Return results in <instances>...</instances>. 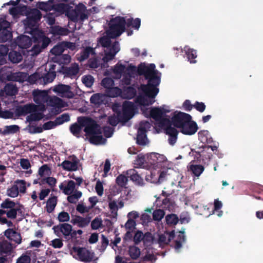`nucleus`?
Returning <instances> with one entry per match:
<instances>
[{
	"label": "nucleus",
	"mask_w": 263,
	"mask_h": 263,
	"mask_svg": "<svg viewBox=\"0 0 263 263\" xmlns=\"http://www.w3.org/2000/svg\"><path fill=\"white\" fill-rule=\"evenodd\" d=\"M139 76H143L147 81L146 84H141L140 89L144 95L151 99H154L159 91L158 86L161 81L160 76H158V70L156 69L154 64L146 65L141 63L137 67Z\"/></svg>",
	"instance_id": "nucleus-1"
},
{
	"label": "nucleus",
	"mask_w": 263,
	"mask_h": 263,
	"mask_svg": "<svg viewBox=\"0 0 263 263\" xmlns=\"http://www.w3.org/2000/svg\"><path fill=\"white\" fill-rule=\"evenodd\" d=\"M126 23L124 17L118 16L111 18L108 24L107 34L112 39L119 37L125 32Z\"/></svg>",
	"instance_id": "nucleus-2"
},
{
	"label": "nucleus",
	"mask_w": 263,
	"mask_h": 263,
	"mask_svg": "<svg viewBox=\"0 0 263 263\" xmlns=\"http://www.w3.org/2000/svg\"><path fill=\"white\" fill-rule=\"evenodd\" d=\"M78 122L84 127V131L87 136L91 135H100L102 130L99 124L93 119L89 117H79Z\"/></svg>",
	"instance_id": "nucleus-3"
},
{
	"label": "nucleus",
	"mask_w": 263,
	"mask_h": 263,
	"mask_svg": "<svg viewBox=\"0 0 263 263\" xmlns=\"http://www.w3.org/2000/svg\"><path fill=\"white\" fill-rule=\"evenodd\" d=\"M22 9L26 10V18L24 20V24L25 26L32 28L34 27L42 18V13L36 8H31L26 6H24Z\"/></svg>",
	"instance_id": "nucleus-4"
},
{
	"label": "nucleus",
	"mask_w": 263,
	"mask_h": 263,
	"mask_svg": "<svg viewBox=\"0 0 263 263\" xmlns=\"http://www.w3.org/2000/svg\"><path fill=\"white\" fill-rule=\"evenodd\" d=\"M191 119L192 116L190 114L179 111L172 117L171 122L174 127L181 129Z\"/></svg>",
	"instance_id": "nucleus-5"
},
{
	"label": "nucleus",
	"mask_w": 263,
	"mask_h": 263,
	"mask_svg": "<svg viewBox=\"0 0 263 263\" xmlns=\"http://www.w3.org/2000/svg\"><path fill=\"white\" fill-rule=\"evenodd\" d=\"M51 42L50 39L45 35H40L35 39V44L31 49L33 55L39 54L43 49L46 48Z\"/></svg>",
	"instance_id": "nucleus-6"
},
{
	"label": "nucleus",
	"mask_w": 263,
	"mask_h": 263,
	"mask_svg": "<svg viewBox=\"0 0 263 263\" xmlns=\"http://www.w3.org/2000/svg\"><path fill=\"white\" fill-rule=\"evenodd\" d=\"M86 7L82 3H79L76 6L73 11H72L69 15H70V20L73 22H77L79 17L80 20L84 21L88 18V15L85 13Z\"/></svg>",
	"instance_id": "nucleus-7"
},
{
	"label": "nucleus",
	"mask_w": 263,
	"mask_h": 263,
	"mask_svg": "<svg viewBox=\"0 0 263 263\" xmlns=\"http://www.w3.org/2000/svg\"><path fill=\"white\" fill-rule=\"evenodd\" d=\"M149 114L151 117L159 123V126L164 127L165 125L168 124L170 122V120L168 118L163 117L161 107L152 108Z\"/></svg>",
	"instance_id": "nucleus-8"
},
{
	"label": "nucleus",
	"mask_w": 263,
	"mask_h": 263,
	"mask_svg": "<svg viewBox=\"0 0 263 263\" xmlns=\"http://www.w3.org/2000/svg\"><path fill=\"white\" fill-rule=\"evenodd\" d=\"M73 251L77 254L79 259L81 261L90 262L93 260L94 257V253L85 248L74 247Z\"/></svg>",
	"instance_id": "nucleus-9"
},
{
	"label": "nucleus",
	"mask_w": 263,
	"mask_h": 263,
	"mask_svg": "<svg viewBox=\"0 0 263 263\" xmlns=\"http://www.w3.org/2000/svg\"><path fill=\"white\" fill-rule=\"evenodd\" d=\"M52 229L54 233L58 236L62 234L65 239H70L71 234L72 226L67 223L59 224L53 226Z\"/></svg>",
	"instance_id": "nucleus-10"
},
{
	"label": "nucleus",
	"mask_w": 263,
	"mask_h": 263,
	"mask_svg": "<svg viewBox=\"0 0 263 263\" xmlns=\"http://www.w3.org/2000/svg\"><path fill=\"white\" fill-rule=\"evenodd\" d=\"M69 160L64 161L61 166L63 170L67 171H76L78 170L79 160L75 155L70 156Z\"/></svg>",
	"instance_id": "nucleus-11"
},
{
	"label": "nucleus",
	"mask_w": 263,
	"mask_h": 263,
	"mask_svg": "<svg viewBox=\"0 0 263 263\" xmlns=\"http://www.w3.org/2000/svg\"><path fill=\"white\" fill-rule=\"evenodd\" d=\"M37 110V106L33 103H28L24 105H19L15 110V115L18 116H26L28 114Z\"/></svg>",
	"instance_id": "nucleus-12"
},
{
	"label": "nucleus",
	"mask_w": 263,
	"mask_h": 263,
	"mask_svg": "<svg viewBox=\"0 0 263 263\" xmlns=\"http://www.w3.org/2000/svg\"><path fill=\"white\" fill-rule=\"evenodd\" d=\"M134 104L133 103L128 101H125L122 106V114H121L122 120L123 121L126 122L134 115Z\"/></svg>",
	"instance_id": "nucleus-13"
},
{
	"label": "nucleus",
	"mask_w": 263,
	"mask_h": 263,
	"mask_svg": "<svg viewBox=\"0 0 263 263\" xmlns=\"http://www.w3.org/2000/svg\"><path fill=\"white\" fill-rule=\"evenodd\" d=\"M79 71L78 65L74 63L68 67L62 66L60 72L64 75V77L72 79L78 73Z\"/></svg>",
	"instance_id": "nucleus-14"
},
{
	"label": "nucleus",
	"mask_w": 263,
	"mask_h": 263,
	"mask_svg": "<svg viewBox=\"0 0 263 263\" xmlns=\"http://www.w3.org/2000/svg\"><path fill=\"white\" fill-rule=\"evenodd\" d=\"M32 95L33 101L36 104H42L48 100L49 96L47 91L45 90H34Z\"/></svg>",
	"instance_id": "nucleus-15"
},
{
	"label": "nucleus",
	"mask_w": 263,
	"mask_h": 263,
	"mask_svg": "<svg viewBox=\"0 0 263 263\" xmlns=\"http://www.w3.org/2000/svg\"><path fill=\"white\" fill-rule=\"evenodd\" d=\"M198 129L197 123L191 119L180 129V132L185 135H193L197 132Z\"/></svg>",
	"instance_id": "nucleus-16"
},
{
	"label": "nucleus",
	"mask_w": 263,
	"mask_h": 263,
	"mask_svg": "<svg viewBox=\"0 0 263 263\" xmlns=\"http://www.w3.org/2000/svg\"><path fill=\"white\" fill-rule=\"evenodd\" d=\"M126 175L136 184L140 186L144 185V183L142 178L138 174V172L135 170L130 169L127 170Z\"/></svg>",
	"instance_id": "nucleus-17"
},
{
	"label": "nucleus",
	"mask_w": 263,
	"mask_h": 263,
	"mask_svg": "<svg viewBox=\"0 0 263 263\" xmlns=\"http://www.w3.org/2000/svg\"><path fill=\"white\" fill-rule=\"evenodd\" d=\"M16 44L22 49H27L30 47L32 44L31 38L25 35H22L18 36L16 41Z\"/></svg>",
	"instance_id": "nucleus-18"
},
{
	"label": "nucleus",
	"mask_w": 263,
	"mask_h": 263,
	"mask_svg": "<svg viewBox=\"0 0 263 263\" xmlns=\"http://www.w3.org/2000/svg\"><path fill=\"white\" fill-rule=\"evenodd\" d=\"M54 10L58 12H65L68 18L70 19V15L69 13L73 11V7L70 6L69 4L64 3L54 4Z\"/></svg>",
	"instance_id": "nucleus-19"
},
{
	"label": "nucleus",
	"mask_w": 263,
	"mask_h": 263,
	"mask_svg": "<svg viewBox=\"0 0 263 263\" xmlns=\"http://www.w3.org/2000/svg\"><path fill=\"white\" fill-rule=\"evenodd\" d=\"M10 30L9 25L5 26L0 31V43H5L12 39V33Z\"/></svg>",
	"instance_id": "nucleus-20"
},
{
	"label": "nucleus",
	"mask_w": 263,
	"mask_h": 263,
	"mask_svg": "<svg viewBox=\"0 0 263 263\" xmlns=\"http://www.w3.org/2000/svg\"><path fill=\"white\" fill-rule=\"evenodd\" d=\"M90 220V217H82L80 216H76L71 219V222L73 224H77L79 228H84L89 224Z\"/></svg>",
	"instance_id": "nucleus-21"
},
{
	"label": "nucleus",
	"mask_w": 263,
	"mask_h": 263,
	"mask_svg": "<svg viewBox=\"0 0 263 263\" xmlns=\"http://www.w3.org/2000/svg\"><path fill=\"white\" fill-rule=\"evenodd\" d=\"M136 67L133 65H129L126 69L125 73L123 76L122 82L125 85H129L131 83V78L136 71Z\"/></svg>",
	"instance_id": "nucleus-22"
},
{
	"label": "nucleus",
	"mask_w": 263,
	"mask_h": 263,
	"mask_svg": "<svg viewBox=\"0 0 263 263\" xmlns=\"http://www.w3.org/2000/svg\"><path fill=\"white\" fill-rule=\"evenodd\" d=\"M198 139L203 144H211L214 142L212 137L208 130H200L198 133Z\"/></svg>",
	"instance_id": "nucleus-23"
},
{
	"label": "nucleus",
	"mask_w": 263,
	"mask_h": 263,
	"mask_svg": "<svg viewBox=\"0 0 263 263\" xmlns=\"http://www.w3.org/2000/svg\"><path fill=\"white\" fill-rule=\"evenodd\" d=\"M25 78L26 74L20 72L11 73L7 76V79L9 81L22 82Z\"/></svg>",
	"instance_id": "nucleus-24"
},
{
	"label": "nucleus",
	"mask_w": 263,
	"mask_h": 263,
	"mask_svg": "<svg viewBox=\"0 0 263 263\" xmlns=\"http://www.w3.org/2000/svg\"><path fill=\"white\" fill-rule=\"evenodd\" d=\"M49 32L53 35H67L69 30L67 28L62 27L60 26H53L50 27Z\"/></svg>",
	"instance_id": "nucleus-25"
},
{
	"label": "nucleus",
	"mask_w": 263,
	"mask_h": 263,
	"mask_svg": "<svg viewBox=\"0 0 263 263\" xmlns=\"http://www.w3.org/2000/svg\"><path fill=\"white\" fill-rule=\"evenodd\" d=\"M54 0H48L47 2H41L37 4L39 9L46 12L54 10Z\"/></svg>",
	"instance_id": "nucleus-26"
},
{
	"label": "nucleus",
	"mask_w": 263,
	"mask_h": 263,
	"mask_svg": "<svg viewBox=\"0 0 263 263\" xmlns=\"http://www.w3.org/2000/svg\"><path fill=\"white\" fill-rule=\"evenodd\" d=\"M185 53L187 56L188 61L191 64H195L197 63L196 58L197 57V51L196 50L190 48L187 46L184 47Z\"/></svg>",
	"instance_id": "nucleus-27"
},
{
	"label": "nucleus",
	"mask_w": 263,
	"mask_h": 263,
	"mask_svg": "<svg viewBox=\"0 0 263 263\" xmlns=\"http://www.w3.org/2000/svg\"><path fill=\"white\" fill-rule=\"evenodd\" d=\"M58 202V198L57 196H52L49 198L46 202V211L48 213H50L54 210Z\"/></svg>",
	"instance_id": "nucleus-28"
},
{
	"label": "nucleus",
	"mask_w": 263,
	"mask_h": 263,
	"mask_svg": "<svg viewBox=\"0 0 263 263\" xmlns=\"http://www.w3.org/2000/svg\"><path fill=\"white\" fill-rule=\"evenodd\" d=\"M105 96L102 93H95L91 96L90 99V103L99 106L104 103Z\"/></svg>",
	"instance_id": "nucleus-29"
},
{
	"label": "nucleus",
	"mask_w": 263,
	"mask_h": 263,
	"mask_svg": "<svg viewBox=\"0 0 263 263\" xmlns=\"http://www.w3.org/2000/svg\"><path fill=\"white\" fill-rule=\"evenodd\" d=\"M4 90L6 95L9 96H15L18 92L16 85L11 83H8L5 85Z\"/></svg>",
	"instance_id": "nucleus-30"
},
{
	"label": "nucleus",
	"mask_w": 263,
	"mask_h": 263,
	"mask_svg": "<svg viewBox=\"0 0 263 263\" xmlns=\"http://www.w3.org/2000/svg\"><path fill=\"white\" fill-rule=\"evenodd\" d=\"M70 87L69 85H64V84H60L57 85L54 89V91L59 92V93H69L70 95H68V98H72L73 97V93L70 91Z\"/></svg>",
	"instance_id": "nucleus-31"
},
{
	"label": "nucleus",
	"mask_w": 263,
	"mask_h": 263,
	"mask_svg": "<svg viewBox=\"0 0 263 263\" xmlns=\"http://www.w3.org/2000/svg\"><path fill=\"white\" fill-rule=\"evenodd\" d=\"M184 231H180L176 239L174 241V248L176 250H179L182 246V243L185 241V237Z\"/></svg>",
	"instance_id": "nucleus-32"
},
{
	"label": "nucleus",
	"mask_w": 263,
	"mask_h": 263,
	"mask_svg": "<svg viewBox=\"0 0 263 263\" xmlns=\"http://www.w3.org/2000/svg\"><path fill=\"white\" fill-rule=\"evenodd\" d=\"M56 77L55 71H47L45 73L41 74L42 81L45 84L52 82Z\"/></svg>",
	"instance_id": "nucleus-33"
},
{
	"label": "nucleus",
	"mask_w": 263,
	"mask_h": 263,
	"mask_svg": "<svg viewBox=\"0 0 263 263\" xmlns=\"http://www.w3.org/2000/svg\"><path fill=\"white\" fill-rule=\"evenodd\" d=\"M8 57L9 60L13 63H18L23 59V57L21 53L14 50H12L9 53Z\"/></svg>",
	"instance_id": "nucleus-34"
},
{
	"label": "nucleus",
	"mask_w": 263,
	"mask_h": 263,
	"mask_svg": "<svg viewBox=\"0 0 263 263\" xmlns=\"http://www.w3.org/2000/svg\"><path fill=\"white\" fill-rule=\"evenodd\" d=\"M128 254L133 259H138L141 254L140 249L136 246H130L128 247Z\"/></svg>",
	"instance_id": "nucleus-35"
},
{
	"label": "nucleus",
	"mask_w": 263,
	"mask_h": 263,
	"mask_svg": "<svg viewBox=\"0 0 263 263\" xmlns=\"http://www.w3.org/2000/svg\"><path fill=\"white\" fill-rule=\"evenodd\" d=\"M105 93L106 96L109 97L115 98L121 95L122 90L118 87L112 86L108 89L105 90Z\"/></svg>",
	"instance_id": "nucleus-36"
},
{
	"label": "nucleus",
	"mask_w": 263,
	"mask_h": 263,
	"mask_svg": "<svg viewBox=\"0 0 263 263\" xmlns=\"http://www.w3.org/2000/svg\"><path fill=\"white\" fill-rule=\"evenodd\" d=\"M83 127V126L79 123H74L70 125L69 130L73 136L77 138H80V133Z\"/></svg>",
	"instance_id": "nucleus-37"
},
{
	"label": "nucleus",
	"mask_w": 263,
	"mask_h": 263,
	"mask_svg": "<svg viewBox=\"0 0 263 263\" xmlns=\"http://www.w3.org/2000/svg\"><path fill=\"white\" fill-rule=\"evenodd\" d=\"M89 137V141L90 143L95 145L104 143L106 141V139L102 137L101 134L91 135Z\"/></svg>",
	"instance_id": "nucleus-38"
},
{
	"label": "nucleus",
	"mask_w": 263,
	"mask_h": 263,
	"mask_svg": "<svg viewBox=\"0 0 263 263\" xmlns=\"http://www.w3.org/2000/svg\"><path fill=\"white\" fill-rule=\"evenodd\" d=\"M55 62L59 64L66 65L69 64L71 61V57L68 54H61L55 58Z\"/></svg>",
	"instance_id": "nucleus-39"
},
{
	"label": "nucleus",
	"mask_w": 263,
	"mask_h": 263,
	"mask_svg": "<svg viewBox=\"0 0 263 263\" xmlns=\"http://www.w3.org/2000/svg\"><path fill=\"white\" fill-rule=\"evenodd\" d=\"M127 27L132 26L135 29L138 30L141 25V20L139 18L134 19L132 17L126 20Z\"/></svg>",
	"instance_id": "nucleus-40"
},
{
	"label": "nucleus",
	"mask_w": 263,
	"mask_h": 263,
	"mask_svg": "<svg viewBox=\"0 0 263 263\" xmlns=\"http://www.w3.org/2000/svg\"><path fill=\"white\" fill-rule=\"evenodd\" d=\"M20 127L17 125H7L3 130V135L14 134L20 131Z\"/></svg>",
	"instance_id": "nucleus-41"
},
{
	"label": "nucleus",
	"mask_w": 263,
	"mask_h": 263,
	"mask_svg": "<svg viewBox=\"0 0 263 263\" xmlns=\"http://www.w3.org/2000/svg\"><path fill=\"white\" fill-rule=\"evenodd\" d=\"M44 117V115L42 112H33L30 113L26 118V121L29 123L33 121H38L42 120Z\"/></svg>",
	"instance_id": "nucleus-42"
},
{
	"label": "nucleus",
	"mask_w": 263,
	"mask_h": 263,
	"mask_svg": "<svg viewBox=\"0 0 263 263\" xmlns=\"http://www.w3.org/2000/svg\"><path fill=\"white\" fill-rule=\"evenodd\" d=\"M136 90L132 86L127 87L123 90V95L125 98L130 99L134 98L136 95Z\"/></svg>",
	"instance_id": "nucleus-43"
},
{
	"label": "nucleus",
	"mask_w": 263,
	"mask_h": 263,
	"mask_svg": "<svg viewBox=\"0 0 263 263\" xmlns=\"http://www.w3.org/2000/svg\"><path fill=\"white\" fill-rule=\"evenodd\" d=\"M94 50L93 49L90 47H87L85 48L83 51L81 52V55L79 58L80 61H84L88 58L89 55L90 54H93Z\"/></svg>",
	"instance_id": "nucleus-44"
},
{
	"label": "nucleus",
	"mask_w": 263,
	"mask_h": 263,
	"mask_svg": "<svg viewBox=\"0 0 263 263\" xmlns=\"http://www.w3.org/2000/svg\"><path fill=\"white\" fill-rule=\"evenodd\" d=\"M65 48L63 45L62 42L54 46L50 50V52L52 54L55 55L56 57L62 54L64 51Z\"/></svg>",
	"instance_id": "nucleus-45"
},
{
	"label": "nucleus",
	"mask_w": 263,
	"mask_h": 263,
	"mask_svg": "<svg viewBox=\"0 0 263 263\" xmlns=\"http://www.w3.org/2000/svg\"><path fill=\"white\" fill-rule=\"evenodd\" d=\"M146 133L143 132L142 130H138L137 135V143L140 145H145L146 140H147Z\"/></svg>",
	"instance_id": "nucleus-46"
},
{
	"label": "nucleus",
	"mask_w": 263,
	"mask_h": 263,
	"mask_svg": "<svg viewBox=\"0 0 263 263\" xmlns=\"http://www.w3.org/2000/svg\"><path fill=\"white\" fill-rule=\"evenodd\" d=\"M154 100H148L144 96H139L136 99V102L140 105L149 106L154 103Z\"/></svg>",
	"instance_id": "nucleus-47"
},
{
	"label": "nucleus",
	"mask_w": 263,
	"mask_h": 263,
	"mask_svg": "<svg viewBox=\"0 0 263 263\" xmlns=\"http://www.w3.org/2000/svg\"><path fill=\"white\" fill-rule=\"evenodd\" d=\"M162 206L164 209L171 212L174 209L175 202L170 198H165L162 200Z\"/></svg>",
	"instance_id": "nucleus-48"
},
{
	"label": "nucleus",
	"mask_w": 263,
	"mask_h": 263,
	"mask_svg": "<svg viewBox=\"0 0 263 263\" xmlns=\"http://www.w3.org/2000/svg\"><path fill=\"white\" fill-rule=\"evenodd\" d=\"M117 117L115 116H111L108 118V123L112 126H116L120 121H122L121 117V112L119 111L117 113Z\"/></svg>",
	"instance_id": "nucleus-49"
},
{
	"label": "nucleus",
	"mask_w": 263,
	"mask_h": 263,
	"mask_svg": "<svg viewBox=\"0 0 263 263\" xmlns=\"http://www.w3.org/2000/svg\"><path fill=\"white\" fill-rule=\"evenodd\" d=\"M165 220L168 225H176L179 221V218L177 215L171 214L166 216Z\"/></svg>",
	"instance_id": "nucleus-50"
},
{
	"label": "nucleus",
	"mask_w": 263,
	"mask_h": 263,
	"mask_svg": "<svg viewBox=\"0 0 263 263\" xmlns=\"http://www.w3.org/2000/svg\"><path fill=\"white\" fill-rule=\"evenodd\" d=\"M50 104L51 106L58 108V109L63 107V101L62 99L57 97H54L50 100Z\"/></svg>",
	"instance_id": "nucleus-51"
},
{
	"label": "nucleus",
	"mask_w": 263,
	"mask_h": 263,
	"mask_svg": "<svg viewBox=\"0 0 263 263\" xmlns=\"http://www.w3.org/2000/svg\"><path fill=\"white\" fill-rule=\"evenodd\" d=\"M82 193L81 191H76L73 194L69 195L67 197V200L71 203H76L79 198L82 196Z\"/></svg>",
	"instance_id": "nucleus-52"
},
{
	"label": "nucleus",
	"mask_w": 263,
	"mask_h": 263,
	"mask_svg": "<svg viewBox=\"0 0 263 263\" xmlns=\"http://www.w3.org/2000/svg\"><path fill=\"white\" fill-rule=\"evenodd\" d=\"M190 170L192 173L196 176H199L203 172L204 168L201 165H191Z\"/></svg>",
	"instance_id": "nucleus-53"
},
{
	"label": "nucleus",
	"mask_w": 263,
	"mask_h": 263,
	"mask_svg": "<svg viewBox=\"0 0 263 263\" xmlns=\"http://www.w3.org/2000/svg\"><path fill=\"white\" fill-rule=\"evenodd\" d=\"M171 124L172 123L170 121L169 124L164 125V126H165V130L166 134L168 135L169 137L172 136H178V130L175 127H172Z\"/></svg>",
	"instance_id": "nucleus-54"
},
{
	"label": "nucleus",
	"mask_w": 263,
	"mask_h": 263,
	"mask_svg": "<svg viewBox=\"0 0 263 263\" xmlns=\"http://www.w3.org/2000/svg\"><path fill=\"white\" fill-rule=\"evenodd\" d=\"M16 206V203L9 198L6 199L1 204V208L3 209H10Z\"/></svg>",
	"instance_id": "nucleus-55"
},
{
	"label": "nucleus",
	"mask_w": 263,
	"mask_h": 263,
	"mask_svg": "<svg viewBox=\"0 0 263 263\" xmlns=\"http://www.w3.org/2000/svg\"><path fill=\"white\" fill-rule=\"evenodd\" d=\"M143 242L146 246H150L153 242L154 237L150 232H146L143 236Z\"/></svg>",
	"instance_id": "nucleus-56"
},
{
	"label": "nucleus",
	"mask_w": 263,
	"mask_h": 263,
	"mask_svg": "<svg viewBox=\"0 0 263 263\" xmlns=\"http://www.w3.org/2000/svg\"><path fill=\"white\" fill-rule=\"evenodd\" d=\"M21 211V209L17 207H14L7 210L6 215L7 218L10 219H15L17 217V213Z\"/></svg>",
	"instance_id": "nucleus-57"
},
{
	"label": "nucleus",
	"mask_w": 263,
	"mask_h": 263,
	"mask_svg": "<svg viewBox=\"0 0 263 263\" xmlns=\"http://www.w3.org/2000/svg\"><path fill=\"white\" fill-rule=\"evenodd\" d=\"M70 120V116L68 114H63L59 117L56 118L55 121L57 125L63 124L64 122H68Z\"/></svg>",
	"instance_id": "nucleus-58"
},
{
	"label": "nucleus",
	"mask_w": 263,
	"mask_h": 263,
	"mask_svg": "<svg viewBox=\"0 0 263 263\" xmlns=\"http://www.w3.org/2000/svg\"><path fill=\"white\" fill-rule=\"evenodd\" d=\"M128 179L124 175H119L116 179V183L120 187H124L127 184Z\"/></svg>",
	"instance_id": "nucleus-59"
},
{
	"label": "nucleus",
	"mask_w": 263,
	"mask_h": 263,
	"mask_svg": "<svg viewBox=\"0 0 263 263\" xmlns=\"http://www.w3.org/2000/svg\"><path fill=\"white\" fill-rule=\"evenodd\" d=\"M164 215L165 212L163 210H156L153 213V218L154 220L159 221L164 217Z\"/></svg>",
	"instance_id": "nucleus-60"
},
{
	"label": "nucleus",
	"mask_w": 263,
	"mask_h": 263,
	"mask_svg": "<svg viewBox=\"0 0 263 263\" xmlns=\"http://www.w3.org/2000/svg\"><path fill=\"white\" fill-rule=\"evenodd\" d=\"M83 83L87 87H90L94 82V79L91 75L84 76L82 78Z\"/></svg>",
	"instance_id": "nucleus-61"
},
{
	"label": "nucleus",
	"mask_w": 263,
	"mask_h": 263,
	"mask_svg": "<svg viewBox=\"0 0 263 263\" xmlns=\"http://www.w3.org/2000/svg\"><path fill=\"white\" fill-rule=\"evenodd\" d=\"M14 184L17 187L18 192L25 193L26 190V182L23 180H16L14 182Z\"/></svg>",
	"instance_id": "nucleus-62"
},
{
	"label": "nucleus",
	"mask_w": 263,
	"mask_h": 263,
	"mask_svg": "<svg viewBox=\"0 0 263 263\" xmlns=\"http://www.w3.org/2000/svg\"><path fill=\"white\" fill-rule=\"evenodd\" d=\"M76 187V183L73 180L68 181L66 188L64 190V194L67 195H70Z\"/></svg>",
	"instance_id": "nucleus-63"
},
{
	"label": "nucleus",
	"mask_w": 263,
	"mask_h": 263,
	"mask_svg": "<svg viewBox=\"0 0 263 263\" xmlns=\"http://www.w3.org/2000/svg\"><path fill=\"white\" fill-rule=\"evenodd\" d=\"M114 85V80L110 78H105L102 79L101 81V85L106 88V90L108 89Z\"/></svg>",
	"instance_id": "nucleus-64"
}]
</instances>
